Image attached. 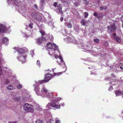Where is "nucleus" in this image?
<instances>
[{
  "instance_id": "nucleus-39",
  "label": "nucleus",
  "mask_w": 123,
  "mask_h": 123,
  "mask_svg": "<svg viewBox=\"0 0 123 123\" xmlns=\"http://www.w3.org/2000/svg\"><path fill=\"white\" fill-rule=\"evenodd\" d=\"M40 61L39 60H37V65H39V66L40 65Z\"/></svg>"
},
{
  "instance_id": "nucleus-45",
  "label": "nucleus",
  "mask_w": 123,
  "mask_h": 123,
  "mask_svg": "<svg viewBox=\"0 0 123 123\" xmlns=\"http://www.w3.org/2000/svg\"><path fill=\"white\" fill-rule=\"evenodd\" d=\"M56 123H60V121L59 120H56Z\"/></svg>"
},
{
  "instance_id": "nucleus-14",
  "label": "nucleus",
  "mask_w": 123,
  "mask_h": 123,
  "mask_svg": "<svg viewBox=\"0 0 123 123\" xmlns=\"http://www.w3.org/2000/svg\"><path fill=\"white\" fill-rule=\"evenodd\" d=\"M81 24L83 26H85L86 25V20L84 19H83L80 22Z\"/></svg>"
},
{
  "instance_id": "nucleus-8",
  "label": "nucleus",
  "mask_w": 123,
  "mask_h": 123,
  "mask_svg": "<svg viewBox=\"0 0 123 123\" xmlns=\"http://www.w3.org/2000/svg\"><path fill=\"white\" fill-rule=\"evenodd\" d=\"M34 86H35L34 87V90L35 91L37 95H40L41 94L39 92V86H36V85H34Z\"/></svg>"
},
{
  "instance_id": "nucleus-53",
  "label": "nucleus",
  "mask_w": 123,
  "mask_h": 123,
  "mask_svg": "<svg viewBox=\"0 0 123 123\" xmlns=\"http://www.w3.org/2000/svg\"><path fill=\"white\" fill-rule=\"evenodd\" d=\"M122 27L123 28V24H122Z\"/></svg>"
},
{
  "instance_id": "nucleus-37",
  "label": "nucleus",
  "mask_w": 123,
  "mask_h": 123,
  "mask_svg": "<svg viewBox=\"0 0 123 123\" xmlns=\"http://www.w3.org/2000/svg\"><path fill=\"white\" fill-rule=\"evenodd\" d=\"M62 98H57L56 100L57 102H58V100H60L62 99Z\"/></svg>"
},
{
  "instance_id": "nucleus-5",
  "label": "nucleus",
  "mask_w": 123,
  "mask_h": 123,
  "mask_svg": "<svg viewBox=\"0 0 123 123\" xmlns=\"http://www.w3.org/2000/svg\"><path fill=\"white\" fill-rule=\"evenodd\" d=\"M46 40V38L44 36H42L41 38H37L36 39V42L37 44H40L43 43Z\"/></svg>"
},
{
  "instance_id": "nucleus-18",
  "label": "nucleus",
  "mask_w": 123,
  "mask_h": 123,
  "mask_svg": "<svg viewBox=\"0 0 123 123\" xmlns=\"http://www.w3.org/2000/svg\"><path fill=\"white\" fill-rule=\"evenodd\" d=\"M114 40L119 43H120L121 41V39L119 37H116L114 38Z\"/></svg>"
},
{
  "instance_id": "nucleus-23",
  "label": "nucleus",
  "mask_w": 123,
  "mask_h": 123,
  "mask_svg": "<svg viewBox=\"0 0 123 123\" xmlns=\"http://www.w3.org/2000/svg\"><path fill=\"white\" fill-rule=\"evenodd\" d=\"M8 40V39L7 38H4L2 40V43H6Z\"/></svg>"
},
{
  "instance_id": "nucleus-35",
  "label": "nucleus",
  "mask_w": 123,
  "mask_h": 123,
  "mask_svg": "<svg viewBox=\"0 0 123 123\" xmlns=\"http://www.w3.org/2000/svg\"><path fill=\"white\" fill-rule=\"evenodd\" d=\"M116 34L114 33L112 35V37L114 38H114L116 37Z\"/></svg>"
},
{
  "instance_id": "nucleus-32",
  "label": "nucleus",
  "mask_w": 123,
  "mask_h": 123,
  "mask_svg": "<svg viewBox=\"0 0 123 123\" xmlns=\"http://www.w3.org/2000/svg\"><path fill=\"white\" fill-rule=\"evenodd\" d=\"M22 87V85H18L17 87V88L18 89H20Z\"/></svg>"
},
{
  "instance_id": "nucleus-9",
  "label": "nucleus",
  "mask_w": 123,
  "mask_h": 123,
  "mask_svg": "<svg viewBox=\"0 0 123 123\" xmlns=\"http://www.w3.org/2000/svg\"><path fill=\"white\" fill-rule=\"evenodd\" d=\"M65 25L67 26L68 28H71L72 27V25L70 21H69L68 23H65Z\"/></svg>"
},
{
  "instance_id": "nucleus-30",
  "label": "nucleus",
  "mask_w": 123,
  "mask_h": 123,
  "mask_svg": "<svg viewBox=\"0 0 123 123\" xmlns=\"http://www.w3.org/2000/svg\"><path fill=\"white\" fill-rule=\"evenodd\" d=\"M53 122V120L50 119L48 121V123H52Z\"/></svg>"
},
{
  "instance_id": "nucleus-31",
  "label": "nucleus",
  "mask_w": 123,
  "mask_h": 123,
  "mask_svg": "<svg viewBox=\"0 0 123 123\" xmlns=\"http://www.w3.org/2000/svg\"><path fill=\"white\" fill-rule=\"evenodd\" d=\"M58 9L59 11L61 10H62V8L61 6H58Z\"/></svg>"
},
{
  "instance_id": "nucleus-2",
  "label": "nucleus",
  "mask_w": 123,
  "mask_h": 123,
  "mask_svg": "<svg viewBox=\"0 0 123 123\" xmlns=\"http://www.w3.org/2000/svg\"><path fill=\"white\" fill-rule=\"evenodd\" d=\"M25 110L26 111L32 112L34 111V110L32 105L29 104L28 103L25 104L23 106Z\"/></svg>"
},
{
  "instance_id": "nucleus-47",
  "label": "nucleus",
  "mask_w": 123,
  "mask_h": 123,
  "mask_svg": "<svg viewBox=\"0 0 123 123\" xmlns=\"http://www.w3.org/2000/svg\"><path fill=\"white\" fill-rule=\"evenodd\" d=\"M61 13H62V14H63V12L62 11V10H61L60 11H59Z\"/></svg>"
},
{
  "instance_id": "nucleus-12",
  "label": "nucleus",
  "mask_w": 123,
  "mask_h": 123,
  "mask_svg": "<svg viewBox=\"0 0 123 123\" xmlns=\"http://www.w3.org/2000/svg\"><path fill=\"white\" fill-rule=\"evenodd\" d=\"M36 20L40 21L42 19V17L39 15L37 14Z\"/></svg>"
},
{
  "instance_id": "nucleus-10",
  "label": "nucleus",
  "mask_w": 123,
  "mask_h": 123,
  "mask_svg": "<svg viewBox=\"0 0 123 123\" xmlns=\"http://www.w3.org/2000/svg\"><path fill=\"white\" fill-rule=\"evenodd\" d=\"M47 46L49 49H52L53 47V44L51 43L48 42L47 43Z\"/></svg>"
},
{
  "instance_id": "nucleus-28",
  "label": "nucleus",
  "mask_w": 123,
  "mask_h": 123,
  "mask_svg": "<svg viewBox=\"0 0 123 123\" xmlns=\"http://www.w3.org/2000/svg\"><path fill=\"white\" fill-rule=\"evenodd\" d=\"M36 123H43L42 122V121L38 119L36 120Z\"/></svg>"
},
{
  "instance_id": "nucleus-21",
  "label": "nucleus",
  "mask_w": 123,
  "mask_h": 123,
  "mask_svg": "<svg viewBox=\"0 0 123 123\" xmlns=\"http://www.w3.org/2000/svg\"><path fill=\"white\" fill-rule=\"evenodd\" d=\"M37 13L35 12H33L32 13L31 15L33 18H34L35 20L36 18Z\"/></svg>"
},
{
  "instance_id": "nucleus-7",
  "label": "nucleus",
  "mask_w": 123,
  "mask_h": 123,
  "mask_svg": "<svg viewBox=\"0 0 123 123\" xmlns=\"http://www.w3.org/2000/svg\"><path fill=\"white\" fill-rule=\"evenodd\" d=\"M18 59L22 62H25L26 61V57L23 55H21L20 56H18L17 57Z\"/></svg>"
},
{
  "instance_id": "nucleus-57",
  "label": "nucleus",
  "mask_w": 123,
  "mask_h": 123,
  "mask_svg": "<svg viewBox=\"0 0 123 123\" xmlns=\"http://www.w3.org/2000/svg\"><path fill=\"white\" fill-rule=\"evenodd\" d=\"M6 87L8 88V87L7 86Z\"/></svg>"
},
{
  "instance_id": "nucleus-26",
  "label": "nucleus",
  "mask_w": 123,
  "mask_h": 123,
  "mask_svg": "<svg viewBox=\"0 0 123 123\" xmlns=\"http://www.w3.org/2000/svg\"><path fill=\"white\" fill-rule=\"evenodd\" d=\"M13 86L11 85H10L8 86V90H12L13 89Z\"/></svg>"
},
{
  "instance_id": "nucleus-15",
  "label": "nucleus",
  "mask_w": 123,
  "mask_h": 123,
  "mask_svg": "<svg viewBox=\"0 0 123 123\" xmlns=\"http://www.w3.org/2000/svg\"><path fill=\"white\" fill-rule=\"evenodd\" d=\"M100 10V11H102L103 10H105L107 8V7L105 6H100L99 7Z\"/></svg>"
},
{
  "instance_id": "nucleus-44",
  "label": "nucleus",
  "mask_w": 123,
  "mask_h": 123,
  "mask_svg": "<svg viewBox=\"0 0 123 123\" xmlns=\"http://www.w3.org/2000/svg\"><path fill=\"white\" fill-rule=\"evenodd\" d=\"M63 17H61L60 18V21H62L63 20Z\"/></svg>"
},
{
  "instance_id": "nucleus-54",
  "label": "nucleus",
  "mask_w": 123,
  "mask_h": 123,
  "mask_svg": "<svg viewBox=\"0 0 123 123\" xmlns=\"http://www.w3.org/2000/svg\"><path fill=\"white\" fill-rule=\"evenodd\" d=\"M86 0H84V1H86Z\"/></svg>"
},
{
  "instance_id": "nucleus-3",
  "label": "nucleus",
  "mask_w": 123,
  "mask_h": 123,
  "mask_svg": "<svg viewBox=\"0 0 123 123\" xmlns=\"http://www.w3.org/2000/svg\"><path fill=\"white\" fill-rule=\"evenodd\" d=\"M64 105V104L63 103H61L60 105H59L56 103L52 102L48 103L47 106L48 108H49L50 107H52L56 109H59L60 108L61 105L63 106Z\"/></svg>"
},
{
  "instance_id": "nucleus-16",
  "label": "nucleus",
  "mask_w": 123,
  "mask_h": 123,
  "mask_svg": "<svg viewBox=\"0 0 123 123\" xmlns=\"http://www.w3.org/2000/svg\"><path fill=\"white\" fill-rule=\"evenodd\" d=\"M58 57L59 59L60 60V61L61 62V63L60 64H59L62 65L64 64V62L62 59V57L61 56H59Z\"/></svg>"
},
{
  "instance_id": "nucleus-34",
  "label": "nucleus",
  "mask_w": 123,
  "mask_h": 123,
  "mask_svg": "<svg viewBox=\"0 0 123 123\" xmlns=\"http://www.w3.org/2000/svg\"><path fill=\"white\" fill-rule=\"evenodd\" d=\"M112 88H113V87L112 86H110L108 90L109 91H111L112 89Z\"/></svg>"
},
{
  "instance_id": "nucleus-38",
  "label": "nucleus",
  "mask_w": 123,
  "mask_h": 123,
  "mask_svg": "<svg viewBox=\"0 0 123 123\" xmlns=\"http://www.w3.org/2000/svg\"><path fill=\"white\" fill-rule=\"evenodd\" d=\"M93 15L95 16H97L98 15L97 13L96 12H95L94 13Z\"/></svg>"
},
{
  "instance_id": "nucleus-36",
  "label": "nucleus",
  "mask_w": 123,
  "mask_h": 123,
  "mask_svg": "<svg viewBox=\"0 0 123 123\" xmlns=\"http://www.w3.org/2000/svg\"><path fill=\"white\" fill-rule=\"evenodd\" d=\"M43 90L44 92H45L46 93L47 92V90L45 88H44Z\"/></svg>"
},
{
  "instance_id": "nucleus-56",
  "label": "nucleus",
  "mask_w": 123,
  "mask_h": 123,
  "mask_svg": "<svg viewBox=\"0 0 123 123\" xmlns=\"http://www.w3.org/2000/svg\"><path fill=\"white\" fill-rule=\"evenodd\" d=\"M54 69H53V70H54Z\"/></svg>"
},
{
  "instance_id": "nucleus-29",
  "label": "nucleus",
  "mask_w": 123,
  "mask_h": 123,
  "mask_svg": "<svg viewBox=\"0 0 123 123\" xmlns=\"http://www.w3.org/2000/svg\"><path fill=\"white\" fill-rule=\"evenodd\" d=\"M33 25V24L32 23H31L29 25V27L30 28H32Z\"/></svg>"
},
{
  "instance_id": "nucleus-13",
  "label": "nucleus",
  "mask_w": 123,
  "mask_h": 123,
  "mask_svg": "<svg viewBox=\"0 0 123 123\" xmlns=\"http://www.w3.org/2000/svg\"><path fill=\"white\" fill-rule=\"evenodd\" d=\"M115 93L116 96H118L119 95H121L122 94V92L119 90H116L115 91Z\"/></svg>"
},
{
  "instance_id": "nucleus-52",
  "label": "nucleus",
  "mask_w": 123,
  "mask_h": 123,
  "mask_svg": "<svg viewBox=\"0 0 123 123\" xmlns=\"http://www.w3.org/2000/svg\"><path fill=\"white\" fill-rule=\"evenodd\" d=\"M58 57V56H55V58H57V57Z\"/></svg>"
},
{
  "instance_id": "nucleus-19",
  "label": "nucleus",
  "mask_w": 123,
  "mask_h": 123,
  "mask_svg": "<svg viewBox=\"0 0 123 123\" xmlns=\"http://www.w3.org/2000/svg\"><path fill=\"white\" fill-rule=\"evenodd\" d=\"M54 50L53 49H51L49 51V53L50 55H52L54 54Z\"/></svg>"
},
{
  "instance_id": "nucleus-49",
  "label": "nucleus",
  "mask_w": 123,
  "mask_h": 123,
  "mask_svg": "<svg viewBox=\"0 0 123 123\" xmlns=\"http://www.w3.org/2000/svg\"><path fill=\"white\" fill-rule=\"evenodd\" d=\"M10 28H9V27L8 28V31H10L11 30L10 29Z\"/></svg>"
},
{
  "instance_id": "nucleus-46",
  "label": "nucleus",
  "mask_w": 123,
  "mask_h": 123,
  "mask_svg": "<svg viewBox=\"0 0 123 123\" xmlns=\"http://www.w3.org/2000/svg\"><path fill=\"white\" fill-rule=\"evenodd\" d=\"M60 74V73H57V74L55 73V75H59V74Z\"/></svg>"
},
{
  "instance_id": "nucleus-17",
  "label": "nucleus",
  "mask_w": 123,
  "mask_h": 123,
  "mask_svg": "<svg viewBox=\"0 0 123 123\" xmlns=\"http://www.w3.org/2000/svg\"><path fill=\"white\" fill-rule=\"evenodd\" d=\"M8 70L9 72H8V75H9V76L13 77V76L12 73V70H11V69H10V70Z\"/></svg>"
},
{
  "instance_id": "nucleus-4",
  "label": "nucleus",
  "mask_w": 123,
  "mask_h": 123,
  "mask_svg": "<svg viewBox=\"0 0 123 123\" xmlns=\"http://www.w3.org/2000/svg\"><path fill=\"white\" fill-rule=\"evenodd\" d=\"M107 29L109 31H110V32H114L116 29V27L115 24L113 23L110 26H108Z\"/></svg>"
},
{
  "instance_id": "nucleus-1",
  "label": "nucleus",
  "mask_w": 123,
  "mask_h": 123,
  "mask_svg": "<svg viewBox=\"0 0 123 123\" xmlns=\"http://www.w3.org/2000/svg\"><path fill=\"white\" fill-rule=\"evenodd\" d=\"M52 77V75L50 74H47L45 75V79L43 80H39L37 82H36L37 85L42 84L43 83H46L48 82L50 80V78Z\"/></svg>"
},
{
  "instance_id": "nucleus-41",
  "label": "nucleus",
  "mask_w": 123,
  "mask_h": 123,
  "mask_svg": "<svg viewBox=\"0 0 123 123\" xmlns=\"http://www.w3.org/2000/svg\"><path fill=\"white\" fill-rule=\"evenodd\" d=\"M34 7L36 9H37L38 7H37V5H36V4H35L34 5Z\"/></svg>"
},
{
  "instance_id": "nucleus-48",
  "label": "nucleus",
  "mask_w": 123,
  "mask_h": 123,
  "mask_svg": "<svg viewBox=\"0 0 123 123\" xmlns=\"http://www.w3.org/2000/svg\"><path fill=\"white\" fill-rule=\"evenodd\" d=\"M8 83V80H7L6 82H5V83L6 84H7Z\"/></svg>"
},
{
  "instance_id": "nucleus-11",
  "label": "nucleus",
  "mask_w": 123,
  "mask_h": 123,
  "mask_svg": "<svg viewBox=\"0 0 123 123\" xmlns=\"http://www.w3.org/2000/svg\"><path fill=\"white\" fill-rule=\"evenodd\" d=\"M20 96H14L13 98V99L16 101L19 102L20 100Z\"/></svg>"
},
{
  "instance_id": "nucleus-42",
  "label": "nucleus",
  "mask_w": 123,
  "mask_h": 123,
  "mask_svg": "<svg viewBox=\"0 0 123 123\" xmlns=\"http://www.w3.org/2000/svg\"><path fill=\"white\" fill-rule=\"evenodd\" d=\"M14 49L15 50H18V49H17V48L16 47H15L14 48Z\"/></svg>"
},
{
  "instance_id": "nucleus-24",
  "label": "nucleus",
  "mask_w": 123,
  "mask_h": 123,
  "mask_svg": "<svg viewBox=\"0 0 123 123\" xmlns=\"http://www.w3.org/2000/svg\"><path fill=\"white\" fill-rule=\"evenodd\" d=\"M93 41L97 43H99L100 40L97 38H95L93 39Z\"/></svg>"
},
{
  "instance_id": "nucleus-51",
  "label": "nucleus",
  "mask_w": 123,
  "mask_h": 123,
  "mask_svg": "<svg viewBox=\"0 0 123 123\" xmlns=\"http://www.w3.org/2000/svg\"><path fill=\"white\" fill-rule=\"evenodd\" d=\"M120 68L121 69H123V67H120Z\"/></svg>"
},
{
  "instance_id": "nucleus-27",
  "label": "nucleus",
  "mask_w": 123,
  "mask_h": 123,
  "mask_svg": "<svg viewBox=\"0 0 123 123\" xmlns=\"http://www.w3.org/2000/svg\"><path fill=\"white\" fill-rule=\"evenodd\" d=\"M84 15L85 16V18H87L88 16V13L87 12H85L84 13Z\"/></svg>"
},
{
  "instance_id": "nucleus-33",
  "label": "nucleus",
  "mask_w": 123,
  "mask_h": 123,
  "mask_svg": "<svg viewBox=\"0 0 123 123\" xmlns=\"http://www.w3.org/2000/svg\"><path fill=\"white\" fill-rule=\"evenodd\" d=\"M57 3L56 2H55L54 3L53 6L55 7H56V6H57Z\"/></svg>"
},
{
  "instance_id": "nucleus-55",
  "label": "nucleus",
  "mask_w": 123,
  "mask_h": 123,
  "mask_svg": "<svg viewBox=\"0 0 123 123\" xmlns=\"http://www.w3.org/2000/svg\"><path fill=\"white\" fill-rule=\"evenodd\" d=\"M98 17L99 18L100 17H99V16H98Z\"/></svg>"
},
{
  "instance_id": "nucleus-43",
  "label": "nucleus",
  "mask_w": 123,
  "mask_h": 123,
  "mask_svg": "<svg viewBox=\"0 0 123 123\" xmlns=\"http://www.w3.org/2000/svg\"><path fill=\"white\" fill-rule=\"evenodd\" d=\"M121 21L123 22L122 24H123V17H121Z\"/></svg>"
},
{
  "instance_id": "nucleus-6",
  "label": "nucleus",
  "mask_w": 123,
  "mask_h": 123,
  "mask_svg": "<svg viewBox=\"0 0 123 123\" xmlns=\"http://www.w3.org/2000/svg\"><path fill=\"white\" fill-rule=\"evenodd\" d=\"M6 29V27L5 25L2 24H0V33L4 32Z\"/></svg>"
},
{
  "instance_id": "nucleus-40",
  "label": "nucleus",
  "mask_w": 123,
  "mask_h": 123,
  "mask_svg": "<svg viewBox=\"0 0 123 123\" xmlns=\"http://www.w3.org/2000/svg\"><path fill=\"white\" fill-rule=\"evenodd\" d=\"M8 122L9 123H17L18 122L14 121V122H11V121H10V122Z\"/></svg>"
},
{
  "instance_id": "nucleus-50",
  "label": "nucleus",
  "mask_w": 123,
  "mask_h": 123,
  "mask_svg": "<svg viewBox=\"0 0 123 123\" xmlns=\"http://www.w3.org/2000/svg\"><path fill=\"white\" fill-rule=\"evenodd\" d=\"M50 96L51 95L53 97V94H52V93H50Z\"/></svg>"
},
{
  "instance_id": "nucleus-58",
  "label": "nucleus",
  "mask_w": 123,
  "mask_h": 123,
  "mask_svg": "<svg viewBox=\"0 0 123 123\" xmlns=\"http://www.w3.org/2000/svg\"><path fill=\"white\" fill-rule=\"evenodd\" d=\"M56 47V49H57V47Z\"/></svg>"
},
{
  "instance_id": "nucleus-22",
  "label": "nucleus",
  "mask_w": 123,
  "mask_h": 123,
  "mask_svg": "<svg viewBox=\"0 0 123 123\" xmlns=\"http://www.w3.org/2000/svg\"><path fill=\"white\" fill-rule=\"evenodd\" d=\"M40 32L41 34L42 35V37L43 36H44L46 35V33L42 30H40L39 31Z\"/></svg>"
},
{
  "instance_id": "nucleus-20",
  "label": "nucleus",
  "mask_w": 123,
  "mask_h": 123,
  "mask_svg": "<svg viewBox=\"0 0 123 123\" xmlns=\"http://www.w3.org/2000/svg\"><path fill=\"white\" fill-rule=\"evenodd\" d=\"M18 52L20 54H22L24 53V50L21 48H19L18 49Z\"/></svg>"
},
{
  "instance_id": "nucleus-25",
  "label": "nucleus",
  "mask_w": 123,
  "mask_h": 123,
  "mask_svg": "<svg viewBox=\"0 0 123 123\" xmlns=\"http://www.w3.org/2000/svg\"><path fill=\"white\" fill-rule=\"evenodd\" d=\"M103 45L107 47L109 43L107 41H105L104 42Z\"/></svg>"
}]
</instances>
